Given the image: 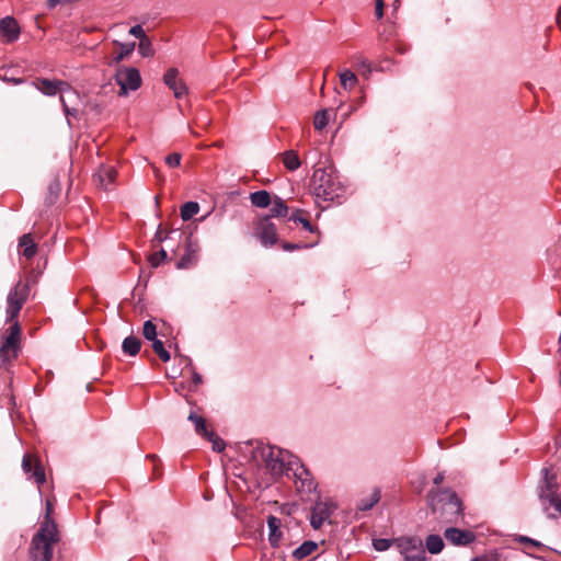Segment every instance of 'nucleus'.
Wrapping results in <instances>:
<instances>
[{
  "label": "nucleus",
  "mask_w": 561,
  "mask_h": 561,
  "mask_svg": "<svg viewBox=\"0 0 561 561\" xmlns=\"http://www.w3.org/2000/svg\"><path fill=\"white\" fill-rule=\"evenodd\" d=\"M116 170L110 165H102L94 174V180L98 185L106 191L112 190L116 179Z\"/></svg>",
  "instance_id": "obj_17"
},
{
  "label": "nucleus",
  "mask_w": 561,
  "mask_h": 561,
  "mask_svg": "<svg viewBox=\"0 0 561 561\" xmlns=\"http://www.w3.org/2000/svg\"><path fill=\"white\" fill-rule=\"evenodd\" d=\"M299 248H300V245H298V244H294V243H284V244H283V249H284L285 251H293V250H295V249H299Z\"/></svg>",
  "instance_id": "obj_47"
},
{
  "label": "nucleus",
  "mask_w": 561,
  "mask_h": 561,
  "mask_svg": "<svg viewBox=\"0 0 561 561\" xmlns=\"http://www.w3.org/2000/svg\"><path fill=\"white\" fill-rule=\"evenodd\" d=\"M22 469L27 476V479H34V481L42 485L46 481L45 470L41 461L32 454H25L22 459Z\"/></svg>",
  "instance_id": "obj_9"
},
{
  "label": "nucleus",
  "mask_w": 561,
  "mask_h": 561,
  "mask_svg": "<svg viewBox=\"0 0 561 561\" xmlns=\"http://www.w3.org/2000/svg\"><path fill=\"white\" fill-rule=\"evenodd\" d=\"M358 66L363 69H367V71L369 72L370 71V64L368 62V60L366 59H362L359 62H358Z\"/></svg>",
  "instance_id": "obj_48"
},
{
  "label": "nucleus",
  "mask_w": 561,
  "mask_h": 561,
  "mask_svg": "<svg viewBox=\"0 0 561 561\" xmlns=\"http://www.w3.org/2000/svg\"><path fill=\"white\" fill-rule=\"evenodd\" d=\"M187 266V257L186 256H183L181 259V261L178 263V267L179 268H182V267H186Z\"/></svg>",
  "instance_id": "obj_53"
},
{
  "label": "nucleus",
  "mask_w": 561,
  "mask_h": 561,
  "mask_svg": "<svg viewBox=\"0 0 561 561\" xmlns=\"http://www.w3.org/2000/svg\"><path fill=\"white\" fill-rule=\"evenodd\" d=\"M290 220H293L295 222H300L306 230H308L310 232L312 231V226H311L310 221L308 219L301 217L299 211L291 214Z\"/></svg>",
  "instance_id": "obj_40"
},
{
  "label": "nucleus",
  "mask_w": 561,
  "mask_h": 561,
  "mask_svg": "<svg viewBox=\"0 0 561 561\" xmlns=\"http://www.w3.org/2000/svg\"><path fill=\"white\" fill-rule=\"evenodd\" d=\"M156 238L159 240V241H162V237L160 233H157Z\"/></svg>",
  "instance_id": "obj_55"
},
{
  "label": "nucleus",
  "mask_w": 561,
  "mask_h": 561,
  "mask_svg": "<svg viewBox=\"0 0 561 561\" xmlns=\"http://www.w3.org/2000/svg\"><path fill=\"white\" fill-rule=\"evenodd\" d=\"M445 539L455 546H467L474 541L476 535L471 530L459 529L456 527L446 528Z\"/></svg>",
  "instance_id": "obj_15"
},
{
  "label": "nucleus",
  "mask_w": 561,
  "mask_h": 561,
  "mask_svg": "<svg viewBox=\"0 0 561 561\" xmlns=\"http://www.w3.org/2000/svg\"><path fill=\"white\" fill-rule=\"evenodd\" d=\"M150 342L152 343V350L158 355V357L164 363L169 362L171 356L170 353L165 350L163 342L158 337Z\"/></svg>",
  "instance_id": "obj_34"
},
{
  "label": "nucleus",
  "mask_w": 561,
  "mask_h": 561,
  "mask_svg": "<svg viewBox=\"0 0 561 561\" xmlns=\"http://www.w3.org/2000/svg\"><path fill=\"white\" fill-rule=\"evenodd\" d=\"M13 356V351L10 347H5V345H0V360L2 363H7L11 359Z\"/></svg>",
  "instance_id": "obj_43"
},
{
  "label": "nucleus",
  "mask_w": 561,
  "mask_h": 561,
  "mask_svg": "<svg viewBox=\"0 0 561 561\" xmlns=\"http://www.w3.org/2000/svg\"><path fill=\"white\" fill-rule=\"evenodd\" d=\"M131 36L136 37L140 41H142V38H146L148 37L142 28V26L140 24H137V25H134L129 28V32H128Z\"/></svg>",
  "instance_id": "obj_41"
},
{
  "label": "nucleus",
  "mask_w": 561,
  "mask_h": 561,
  "mask_svg": "<svg viewBox=\"0 0 561 561\" xmlns=\"http://www.w3.org/2000/svg\"><path fill=\"white\" fill-rule=\"evenodd\" d=\"M444 478H445L444 473H442V472L437 473L433 480L434 484H436V485L440 484L444 481Z\"/></svg>",
  "instance_id": "obj_49"
},
{
  "label": "nucleus",
  "mask_w": 561,
  "mask_h": 561,
  "mask_svg": "<svg viewBox=\"0 0 561 561\" xmlns=\"http://www.w3.org/2000/svg\"><path fill=\"white\" fill-rule=\"evenodd\" d=\"M199 211V205L196 202H186L181 207V218L184 221L192 219Z\"/></svg>",
  "instance_id": "obj_32"
},
{
  "label": "nucleus",
  "mask_w": 561,
  "mask_h": 561,
  "mask_svg": "<svg viewBox=\"0 0 561 561\" xmlns=\"http://www.w3.org/2000/svg\"><path fill=\"white\" fill-rule=\"evenodd\" d=\"M34 85L37 90L48 96H54L59 93L60 102L67 116L76 115L78 113L76 108H71L69 106V102L78 99V93L67 82L61 80L39 79L34 83Z\"/></svg>",
  "instance_id": "obj_3"
},
{
  "label": "nucleus",
  "mask_w": 561,
  "mask_h": 561,
  "mask_svg": "<svg viewBox=\"0 0 561 561\" xmlns=\"http://www.w3.org/2000/svg\"><path fill=\"white\" fill-rule=\"evenodd\" d=\"M115 81L119 87V95H127L141 85V77L135 67H119L116 69Z\"/></svg>",
  "instance_id": "obj_6"
},
{
  "label": "nucleus",
  "mask_w": 561,
  "mask_h": 561,
  "mask_svg": "<svg viewBox=\"0 0 561 561\" xmlns=\"http://www.w3.org/2000/svg\"><path fill=\"white\" fill-rule=\"evenodd\" d=\"M552 254L561 255V240L556 244V247L552 250Z\"/></svg>",
  "instance_id": "obj_52"
},
{
  "label": "nucleus",
  "mask_w": 561,
  "mask_h": 561,
  "mask_svg": "<svg viewBox=\"0 0 561 561\" xmlns=\"http://www.w3.org/2000/svg\"><path fill=\"white\" fill-rule=\"evenodd\" d=\"M164 84L173 91L174 98L182 99L187 94L185 82L179 77L176 68H170L163 76Z\"/></svg>",
  "instance_id": "obj_13"
},
{
  "label": "nucleus",
  "mask_w": 561,
  "mask_h": 561,
  "mask_svg": "<svg viewBox=\"0 0 561 561\" xmlns=\"http://www.w3.org/2000/svg\"><path fill=\"white\" fill-rule=\"evenodd\" d=\"M472 561H485V560H482V559H473Z\"/></svg>",
  "instance_id": "obj_57"
},
{
  "label": "nucleus",
  "mask_w": 561,
  "mask_h": 561,
  "mask_svg": "<svg viewBox=\"0 0 561 561\" xmlns=\"http://www.w3.org/2000/svg\"><path fill=\"white\" fill-rule=\"evenodd\" d=\"M28 296V286L19 282L9 293L7 302V316L8 321L14 320L22 309L26 298Z\"/></svg>",
  "instance_id": "obj_7"
},
{
  "label": "nucleus",
  "mask_w": 561,
  "mask_h": 561,
  "mask_svg": "<svg viewBox=\"0 0 561 561\" xmlns=\"http://www.w3.org/2000/svg\"><path fill=\"white\" fill-rule=\"evenodd\" d=\"M165 259H167V252L163 249H161L160 251L152 253L149 256V262H150L151 266L158 267L161 264V262H163Z\"/></svg>",
  "instance_id": "obj_38"
},
{
  "label": "nucleus",
  "mask_w": 561,
  "mask_h": 561,
  "mask_svg": "<svg viewBox=\"0 0 561 561\" xmlns=\"http://www.w3.org/2000/svg\"><path fill=\"white\" fill-rule=\"evenodd\" d=\"M341 85L345 90H352L357 83L356 75L350 69H345L339 73Z\"/></svg>",
  "instance_id": "obj_30"
},
{
  "label": "nucleus",
  "mask_w": 561,
  "mask_h": 561,
  "mask_svg": "<svg viewBox=\"0 0 561 561\" xmlns=\"http://www.w3.org/2000/svg\"><path fill=\"white\" fill-rule=\"evenodd\" d=\"M206 438L211 443L213 450L221 453L225 449V442L220 437H218L214 432L208 434Z\"/></svg>",
  "instance_id": "obj_37"
},
{
  "label": "nucleus",
  "mask_w": 561,
  "mask_h": 561,
  "mask_svg": "<svg viewBox=\"0 0 561 561\" xmlns=\"http://www.w3.org/2000/svg\"><path fill=\"white\" fill-rule=\"evenodd\" d=\"M188 421H191L194 424L195 432L205 438L208 436V434L213 432L207 430L206 420L194 412L190 413Z\"/></svg>",
  "instance_id": "obj_25"
},
{
  "label": "nucleus",
  "mask_w": 561,
  "mask_h": 561,
  "mask_svg": "<svg viewBox=\"0 0 561 561\" xmlns=\"http://www.w3.org/2000/svg\"><path fill=\"white\" fill-rule=\"evenodd\" d=\"M430 505L434 511L442 510L450 515L458 516L462 512L460 500L456 493L448 490H442L439 492L431 491L428 494Z\"/></svg>",
  "instance_id": "obj_4"
},
{
  "label": "nucleus",
  "mask_w": 561,
  "mask_h": 561,
  "mask_svg": "<svg viewBox=\"0 0 561 561\" xmlns=\"http://www.w3.org/2000/svg\"><path fill=\"white\" fill-rule=\"evenodd\" d=\"M548 505L554 507V510L561 515V499H560V496H558L554 500H552L551 502H549L547 504V506Z\"/></svg>",
  "instance_id": "obj_46"
},
{
  "label": "nucleus",
  "mask_w": 561,
  "mask_h": 561,
  "mask_svg": "<svg viewBox=\"0 0 561 561\" xmlns=\"http://www.w3.org/2000/svg\"><path fill=\"white\" fill-rule=\"evenodd\" d=\"M393 545L398 549L399 553L407 557H413L414 553H419V550L423 549V542L417 537H400L393 539Z\"/></svg>",
  "instance_id": "obj_14"
},
{
  "label": "nucleus",
  "mask_w": 561,
  "mask_h": 561,
  "mask_svg": "<svg viewBox=\"0 0 561 561\" xmlns=\"http://www.w3.org/2000/svg\"><path fill=\"white\" fill-rule=\"evenodd\" d=\"M142 335L148 341L157 339V327L151 320L144 323Z\"/></svg>",
  "instance_id": "obj_36"
},
{
  "label": "nucleus",
  "mask_w": 561,
  "mask_h": 561,
  "mask_svg": "<svg viewBox=\"0 0 561 561\" xmlns=\"http://www.w3.org/2000/svg\"><path fill=\"white\" fill-rule=\"evenodd\" d=\"M282 522L276 516H268L267 517V527L270 529L268 534V541L272 547H278L280 538H282V531H280Z\"/></svg>",
  "instance_id": "obj_19"
},
{
  "label": "nucleus",
  "mask_w": 561,
  "mask_h": 561,
  "mask_svg": "<svg viewBox=\"0 0 561 561\" xmlns=\"http://www.w3.org/2000/svg\"><path fill=\"white\" fill-rule=\"evenodd\" d=\"M19 245L23 249L22 254L26 259H32L37 251V247L31 236V233H25L20 238Z\"/></svg>",
  "instance_id": "obj_20"
},
{
  "label": "nucleus",
  "mask_w": 561,
  "mask_h": 561,
  "mask_svg": "<svg viewBox=\"0 0 561 561\" xmlns=\"http://www.w3.org/2000/svg\"><path fill=\"white\" fill-rule=\"evenodd\" d=\"M138 53L142 57H152L154 55V49L149 37L142 38V41L139 42Z\"/></svg>",
  "instance_id": "obj_35"
},
{
  "label": "nucleus",
  "mask_w": 561,
  "mask_h": 561,
  "mask_svg": "<svg viewBox=\"0 0 561 561\" xmlns=\"http://www.w3.org/2000/svg\"><path fill=\"white\" fill-rule=\"evenodd\" d=\"M375 14L377 19H381L383 15V2L382 0H376Z\"/></svg>",
  "instance_id": "obj_45"
},
{
  "label": "nucleus",
  "mask_w": 561,
  "mask_h": 561,
  "mask_svg": "<svg viewBox=\"0 0 561 561\" xmlns=\"http://www.w3.org/2000/svg\"><path fill=\"white\" fill-rule=\"evenodd\" d=\"M520 541L528 542V543H531V545L537 546V547L540 546V543L538 541H536L534 539H530L528 537H522Z\"/></svg>",
  "instance_id": "obj_50"
},
{
  "label": "nucleus",
  "mask_w": 561,
  "mask_h": 561,
  "mask_svg": "<svg viewBox=\"0 0 561 561\" xmlns=\"http://www.w3.org/2000/svg\"><path fill=\"white\" fill-rule=\"evenodd\" d=\"M380 500V491L375 489L367 497L362 499L358 503V510L360 511H369L371 510Z\"/></svg>",
  "instance_id": "obj_29"
},
{
  "label": "nucleus",
  "mask_w": 561,
  "mask_h": 561,
  "mask_svg": "<svg viewBox=\"0 0 561 561\" xmlns=\"http://www.w3.org/2000/svg\"><path fill=\"white\" fill-rule=\"evenodd\" d=\"M11 81H12L13 83H15V84H19V83H21V82H22V80H21V79H11Z\"/></svg>",
  "instance_id": "obj_54"
},
{
  "label": "nucleus",
  "mask_w": 561,
  "mask_h": 561,
  "mask_svg": "<svg viewBox=\"0 0 561 561\" xmlns=\"http://www.w3.org/2000/svg\"><path fill=\"white\" fill-rule=\"evenodd\" d=\"M257 233L264 245H273L276 242V227L268 217L262 218L257 226Z\"/></svg>",
  "instance_id": "obj_16"
},
{
  "label": "nucleus",
  "mask_w": 561,
  "mask_h": 561,
  "mask_svg": "<svg viewBox=\"0 0 561 561\" xmlns=\"http://www.w3.org/2000/svg\"><path fill=\"white\" fill-rule=\"evenodd\" d=\"M331 112L328 108L318 111L313 117V126L317 130H322L327 127L331 118Z\"/></svg>",
  "instance_id": "obj_27"
},
{
  "label": "nucleus",
  "mask_w": 561,
  "mask_h": 561,
  "mask_svg": "<svg viewBox=\"0 0 561 561\" xmlns=\"http://www.w3.org/2000/svg\"><path fill=\"white\" fill-rule=\"evenodd\" d=\"M545 477L542 485L539 491V499L543 506V510L547 512V504L559 496V482L556 473L551 472L548 468L543 469Z\"/></svg>",
  "instance_id": "obj_8"
},
{
  "label": "nucleus",
  "mask_w": 561,
  "mask_h": 561,
  "mask_svg": "<svg viewBox=\"0 0 561 561\" xmlns=\"http://www.w3.org/2000/svg\"><path fill=\"white\" fill-rule=\"evenodd\" d=\"M193 382L195 385L202 383V376L195 371L193 373Z\"/></svg>",
  "instance_id": "obj_51"
},
{
  "label": "nucleus",
  "mask_w": 561,
  "mask_h": 561,
  "mask_svg": "<svg viewBox=\"0 0 561 561\" xmlns=\"http://www.w3.org/2000/svg\"><path fill=\"white\" fill-rule=\"evenodd\" d=\"M181 154L178 153V152H173L169 156L165 157V163L170 167V168H175V167H179L180 163H181Z\"/></svg>",
  "instance_id": "obj_42"
},
{
  "label": "nucleus",
  "mask_w": 561,
  "mask_h": 561,
  "mask_svg": "<svg viewBox=\"0 0 561 561\" xmlns=\"http://www.w3.org/2000/svg\"><path fill=\"white\" fill-rule=\"evenodd\" d=\"M283 162H284V165L289 171H295L301 165L300 159H299L297 152L294 150L286 151L283 154Z\"/></svg>",
  "instance_id": "obj_31"
},
{
  "label": "nucleus",
  "mask_w": 561,
  "mask_h": 561,
  "mask_svg": "<svg viewBox=\"0 0 561 561\" xmlns=\"http://www.w3.org/2000/svg\"><path fill=\"white\" fill-rule=\"evenodd\" d=\"M53 505L46 501V515L30 545V561H51L54 545L59 540L57 525L50 517Z\"/></svg>",
  "instance_id": "obj_1"
},
{
  "label": "nucleus",
  "mask_w": 561,
  "mask_h": 561,
  "mask_svg": "<svg viewBox=\"0 0 561 561\" xmlns=\"http://www.w3.org/2000/svg\"><path fill=\"white\" fill-rule=\"evenodd\" d=\"M393 545V540L379 538L373 540V546L377 551H386Z\"/></svg>",
  "instance_id": "obj_39"
},
{
  "label": "nucleus",
  "mask_w": 561,
  "mask_h": 561,
  "mask_svg": "<svg viewBox=\"0 0 561 561\" xmlns=\"http://www.w3.org/2000/svg\"><path fill=\"white\" fill-rule=\"evenodd\" d=\"M318 548V543L312 540L304 541L298 548L293 551V557L297 560H302L313 553Z\"/></svg>",
  "instance_id": "obj_21"
},
{
  "label": "nucleus",
  "mask_w": 561,
  "mask_h": 561,
  "mask_svg": "<svg viewBox=\"0 0 561 561\" xmlns=\"http://www.w3.org/2000/svg\"><path fill=\"white\" fill-rule=\"evenodd\" d=\"M334 505L331 502L317 501L311 510L310 524L314 529L321 528V526L329 520Z\"/></svg>",
  "instance_id": "obj_12"
},
{
  "label": "nucleus",
  "mask_w": 561,
  "mask_h": 561,
  "mask_svg": "<svg viewBox=\"0 0 561 561\" xmlns=\"http://www.w3.org/2000/svg\"><path fill=\"white\" fill-rule=\"evenodd\" d=\"M270 211L272 217H284L287 215L288 207L284 199L280 197H275V199L272 202Z\"/></svg>",
  "instance_id": "obj_33"
},
{
  "label": "nucleus",
  "mask_w": 561,
  "mask_h": 561,
  "mask_svg": "<svg viewBox=\"0 0 561 561\" xmlns=\"http://www.w3.org/2000/svg\"><path fill=\"white\" fill-rule=\"evenodd\" d=\"M287 470L294 471L295 484L298 492L306 495L316 492L317 483L311 473L304 465H300L297 459L287 461Z\"/></svg>",
  "instance_id": "obj_5"
},
{
  "label": "nucleus",
  "mask_w": 561,
  "mask_h": 561,
  "mask_svg": "<svg viewBox=\"0 0 561 561\" xmlns=\"http://www.w3.org/2000/svg\"><path fill=\"white\" fill-rule=\"evenodd\" d=\"M188 421H191L194 424L195 432L205 438L208 436V434L213 432L207 430L206 420L194 412L190 413Z\"/></svg>",
  "instance_id": "obj_24"
},
{
  "label": "nucleus",
  "mask_w": 561,
  "mask_h": 561,
  "mask_svg": "<svg viewBox=\"0 0 561 561\" xmlns=\"http://www.w3.org/2000/svg\"><path fill=\"white\" fill-rule=\"evenodd\" d=\"M250 201L252 205L259 208H265L272 203L271 195L266 191H256L251 193Z\"/></svg>",
  "instance_id": "obj_23"
},
{
  "label": "nucleus",
  "mask_w": 561,
  "mask_h": 561,
  "mask_svg": "<svg viewBox=\"0 0 561 561\" xmlns=\"http://www.w3.org/2000/svg\"><path fill=\"white\" fill-rule=\"evenodd\" d=\"M21 34V28L18 21L11 16L7 15L0 20V42L4 44H10L19 39Z\"/></svg>",
  "instance_id": "obj_11"
},
{
  "label": "nucleus",
  "mask_w": 561,
  "mask_h": 561,
  "mask_svg": "<svg viewBox=\"0 0 561 561\" xmlns=\"http://www.w3.org/2000/svg\"><path fill=\"white\" fill-rule=\"evenodd\" d=\"M311 182L314 195L324 201H335L344 193L340 178L332 169L317 168Z\"/></svg>",
  "instance_id": "obj_2"
},
{
  "label": "nucleus",
  "mask_w": 561,
  "mask_h": 561,
  "mask_svg": "<svg viewBox=\"0 0 561 561\" xmlns=\"http://www.w3.org/2000/svg\"><path fill=\"white\" fill-rule=\"evenodd\" d=\"M403 561H427L425 550H419V553H414L413 557H407Z\"/></svg>",
  "instance_id": "obj_44"
},
{
  "label": "nucleus",
  "mask_w": 561,
  "mask_h": 561,
  "mask_svg": "<svg viewBox=\"0 0 561 561\" xmlns=\"http://www.w3.org/2000/svg\"><path fill=\"white\" fill-rule=\"evenodd\" d=\"M140 340L133 335L125 337L122 343L123 352L129 356L137 355L140 351Z\"/></svg>",
  "instance_id": "obj_22"
},
{
  "label": "nucleus",
  "mask_w": 561,
  "mask_h": 561,
  "mask_svg": "<svg viewBox=\"0 0 561 561\" xmlns=\"http://www.w3.org/2000/svg\"><path fill=\"white\" fill-rule=\"evenodd\" d=\"M547 515H548L549 518H556L554 514L548 513Z\"/></svg>",
  "instance_id": "obj_56"
},
{
  "label": "nucleus",
  "mask_w": 561,
  "mask_h": 561,
  "mask_svg": "<svg viewBox=\"0 0 561 561\" xmlns=\"http://www.w3.org/2000/svg\"><path fill=\"white\" fill-rule=\"evenodd\" d=\"M426 549L432 554L439 553L444 548V541L438 535H430L425 540Z\"/></svg>",
  "instance_id": "obj_28"
},
{
  "label": "nucleus",
  "mask_w": 561,
  "mask_h": 561,
  "mask_svg": "<svg viewBox=\"0 0 561 561\" xmlns=\"http://www.w3.org/2000/svg\"><path fill=\"white\" fill-rule=\"evenodd\" d=\"M113 44L118 47V50L107 61V65L113 67L128 58L136 48V43H122L118 41H113Z\"/></svg>",
  "instance_id": "obj_18"
},
{
  "label": "nucleus",
  "mask_w": 561,
  "mask_h": 561,
  "mask_svg": "<svg viewBox=\"0 0 561 561\" xmlns=\"http://www.w3.org/2000/svg\"><path fill=\"white\" fill-rule=\"evenodd\" d=\"M266 467L273 476H282L286 469L285 454L278 448H268L263 453Z\"/></svg>",
  "instance_id": "obj_10"
},
{
  "label": "nucleus",
  "mask_w": 561,
  "mask_h": 561,
  "mask_svg": "<svg viewBox=\"0 0 561 561\" xmlns=\"http://www.w3.org/2000/svg\"><path fill=\"white\" fill-rule=\"evenodd\" d=\"M19 336H20V328H19L18 323H14L10 328L9 335L2 342V344L5 345V347H10L13 351V356H16V346H18V342H19Z\"/></svg>",
  "instance_id": "obj_26"
}]
</instances>
